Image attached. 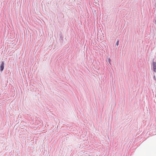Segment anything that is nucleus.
<instances>
[{
	"mask_svg": "<svg viewBox=\"0 0 156 156\" xmlns=\"http://www.w3.org/2000/svg\"><path fill=\"white\" fill-rule=\"evenodd\" d=\"M153 69V71L155 72H156V62H153L152 63Z\"/></svg>",
	"mask_w": 156,
	"mask_h": 156,
	"instance_id": "f257e3e1",
	"label": "nucleus"
},
{
	"mask_svg": "<svg viewBox=\"0 0 156 156\" xmlns=\"http://www.w3.org/2000/svg\"><path fill=\"white\" fill-rule=\"evenodd\" d=\"M4 69V63L2 62V63L0 66V70L1 71L3 70Z\"/></svg>",
	"mask_w": 156,
	"mask_h": 156,
	"instance_id": "f03ea898",
	"label": "nucleus"
},
{
	"mask_svg": "<svg viewBox=\"0 0 156 156\" xmlns=\"http://www.w3.org/2000/svg\"><path fill=\"white\" fill-rule=\"evenodd\" d=\"M107 61L109 63V64H110V65H111V63L110 62L111 59L110 58H108V59Z\"/></svg>",
	"mask_w": 156,
	"mask_h": 156,
	"instance_id": "7ed1b4c3",
	"label": "nucleus"
},
{
	"mask_svg": "<svg viewBox=\"0 0 156 156\" xmlns=\"http://www.w3.org/2000/svg\"><path fill=\"white\" fill-rule=\"evenodd\" d=\"M119 40H118L116 43V45H117V46H118L119 45Z\"/></svg>",
	"mask_w": 156,
	"mask_h": 156,
	"instance_id": "20e7f679",
	"label": "nucleus"
},
{
	"mask_svg": "<svg viewBox=\"0 0 156 156\" xmlns=\"http://www.w3.org/2000/svg\"><path fill=\"white\" fill-rule=\"evenodd\" d=\"M154 80H156L155 77V76H154Z\"/></svg>",
	"mask_w": 156,
	"mask_h": 156,
	"instance_id": "39448f33",
	"label": "nucleus"
}]
</instances>
